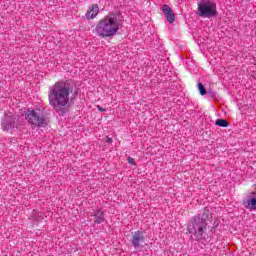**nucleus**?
<instances>
[{"label": "nucleus", "mask_w": 256, "mask_h": 256, "mask_svg": "<svg viewBox=\"0 0 256 256\" xmlns=\"http://www.w3.org/2000/svg\"><path fill=\"white\" fill-rule=\"evenodd\" d=\"M162 11L168 21V23H175V13H173V10L169 5H163Z\"/></svg>", "instance_id": "obj_11"}, {"label": "nucleus", "mask_w": 256, "mask_h": 256, "mask_svg": "<svg viewBox=\"0 0 256 256\" xmlns=\"http://www.w3.org/2000/svg\"><path fill=\"white\" fill-rule=\"evenodd\" d=\"M145 242V236H143L142 231H136L134 232L132 236V245L135 249H139L141 247V243Z\"/></svg>", "instance_id": "obj_8"}, {"label": "nucleus", "mask_w": 256, "mask_h": 256, "mask_svg": "<svg viewBox=\"0 0 256 256\" xmlns=\"http://www.w3.org/2000/svg\"><path fill=\"white\" fill-rule=\"evenodd\" d=\"M2 131L7 133H13L19 129V116L17 115H5L1 122Z\"/></svg>", "instance_id": "obj_6"}, {"label": "nucleus", "mask_w": 256, "mask_h": 256, "mask_svg": "<svg viewBox=\"0 0 256 256\" xmlns=\"http://www.w3.org/2000/svg\"><path fill=\"white\" fill-rule=\"evenodd\" d=\"M217 14V5L211 0H202L198 4L200 17H213Z\"/></svg>", "instance_id": "obj_5"}, {"label": "nucleus", "mask_w": 256, "mask_h": 256, "mask_svg": "<svg viewBox=\"0 0 256 256\" xmlns=\"http://www.w3.org/2000/svg\"><path fill=\"white\" fill-rule=\"evenodd\" d=\"M43 216L42 212H37L34 210V218L36 219V221H41V217Z\"/></svg>", "instance_id": "obj_15"}, {"label": "nucleus", "mask_w": 256, "mask_h": 256, "mask_svg": "<svg viewBox=\"0 0 256 256\" xmlns=\"http://www.w3.org/2000/svg\"><path fill=\"white\" fill-rule=\"evenodd\" d=\"M215 125L218 127H229V122L225 119H217Z\"/></svg>", "instance_id": "obj_13"}, {"label": "nucleus", "mask_w": 256, "mask_h": 256, "mask_svg": "<svg viewBox=\"0 0 256 256\" xmlns=\"http://www.w3.org/2000/svg\"><path fill=\"white\" fill-rule=\"evenodd\" d=\"M122 27L123 17L120 14L110 12L96 23L93 33L101 39H107L115 37Z\"/></svg>", "instance_id": "obj_2"}, {"label": "nucleus", "mask_w": 256, "mask_h": 256, "mask_svg": "<svg viewBox=\"0 0 256 256\" xmlns=\"http://www.w3.org/2000/svg\"><path fill=\"white\" fill-rule=\"evenodd\" d=\"M128 163L130 165H135V159L134 158H131V157H128Z\"/></svg>", "instance_id": "obj_16"}, {"label": "nucleus", "mask_w": 256, "mask_h": 256, "mask_svg": "<svg viewBox=\"0 0 256 256\" xmlns=\"http://www.w3.org/2000/svg\"><path fill=\"white\" fill-rule=\"evenodd\" d=\"M73 93V86L69 82L58 81L49 87L48 101L49 105L55 109L57 113H61L63 107L71 105V94Z\"/></svg>", "instance_id": "obj_1"}, {"label": "nucleus", "mask_w": 256, "mask_h": 256, "mask_svg": "<svg viewBox=\"0 0 256 256\" xmlns=\"http://www.w3.org/2000/svg\"><path fill=\"white\" fill-rule=\"evenodd\" d=\"M25 119H27L30 125L35 127H47V118L43 115V109L37 108L33 110H28L25 113Z\"/></svg>", "instance_id": "obj_4"}, {"label": "nucleus", "mask_w": 256, "mask_h": 256, "mask_svg": "<svg viewBox=\"0 0 256 256\" xmlns=\"http://www.w3.org/2000/svg\"><path fill=\"white\" fill-rule=\"evenodd\" d=\"M93 217L95 218L94 223L97 225H101V223L105 221V213H103L102 210H96Z\"/></svg>", "instance_id": "obj_12"}, {"label": "nucleus", "mask_w": 256, "mask_h": 256, "mask_svg": "<svg viewBox=\"0 0 256 256\" xmlns=\"http://www.w3.org/2000/svg\"><path fill=\"white\" fill-rule=\"evenodd\" d=\"M162 11L168 21V23H175V13H173V10L169 5H163Z\"/></svg>", "instance_id": "obj_10"}, {"label": "nucleus", "mask_w": 256, "mask_h": 256, "mask_svg": "<svg viewBox=\"0 0 256 256\" xmlns=\"http://www.w3.org/2000/svg\"><path fill=\"white\" fill-rule=\"evenodd\" d=\"M245 209L256 211V192H252L246 200L243 201Z\"/></svg>", "instance_id": "obj_7"}, {"label": "nucleus", "mask_w": 256, "mask_h": 256, "mask_svg": "<svg viewBox=\"0 0 256 256\" xmlns=\"http://www.w3.org/2000/svg\"><path fill=\"white\" fill-rule=\"evenodd\" d=\"M97 109H98V111H100V112H105V111H107V109L106 108H101V106H97Z\"/></svg>", "instance_id": "obj_17"}, {"label": "nucleus", "mask_w": 256, "mask_h": 256, "mask_svg": "<svg viewBox=\"0 0 256 256\" xmlns=\"http://www.w3.org/2000/svg\"><path fill=\"white\" fill-rule=\"evenodd\" d=\"M187 231L196 241H209L211 239V235L209 234V224L205 219L199 216H195L189 221Z\"/></svg>", "instance_id": "obj_3"}, {"label": "nucleus", "mask_w": 256, "mask_h": 256, "mask_svg": "<svg viewBox=\"0 0 256 256\" xmlns=\"http://www.w3.org/2000/svg\"><path fill=\"white\" fill-rule=\"evenodd\" d=\"M198 90L200 95H207V90H205V86L202 83H198Z\"/></svg>", "instance_id": "obj_14"}, {"label": "nucleus", "mask_w": 256, "mask_h": 256, "mask_svg": "<svg viewBox=\"0 0 256 256\" xmlns=\"http://www.w3.org/2000/svg\"><path fill=\"white\" fill-rule=\"evenodd\" d=\"M111 138H107L106 143H111Z\"/></svg>", "instance_id": "obj_18"}, {"label": "nucleus", "mask_w": 256, "mask_h": 256, "mask_svg": "<svg viewBox=\"0 0 256 256\" xmlns=\"http://www.w3.org/2000/svg\"><path fill=\"white\" fill-rule=\"evenodd\" d=\"M99 15V4H92L86 14L85 17L86 19L91 20V19H95V17H97Z\"/></svg>", "instance_id": "obj_9"}]
</instances>
